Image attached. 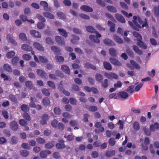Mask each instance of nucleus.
<instances>
[{"instance_id":"obj_38","label":"nucleus","mask_w":159,"mask_h":159,"mask_svg":"<svg viewBox=\"0 0 159 159\" xmlns=\"http://www.w3.org/2000/svg\"><path fill=\"white\" fill-rule=\"evenodd\" d=\"M133 128L136 131L139 130L140 128L139 123L137 121L134 122L133 124Z\"/></svg>"},{"instance_id":"obj_5","label":"nucleus","mask_w":159,"mask_h":159,"mask_svg":"<svg viewBox=\"0 0 159 159\" xmlns=\"http://www.w3.org/2000/svg\"><path fill=\"white\" fill-rule=\"evenodd\" d=\"M110 61L112 64L115 66H120L122 65L121 62L114 58L110 57Z\"/></svg>"},{"instance_id":"obj_30","label":"nucleus","mask_w":159,"mask_h":159,"mask_svg":"<svg viewBox=\"0 0 159 159\" xmlns=\"http://www.w3.org/2000/svg\"><path fill=\"white\" fill-rule=\"evenodd\" d=\"M96 80L99 82H101L103 80V76L99 73L96 74L95 75Z\"/></svg>"},{"instance_id":"obj_31","label":"nucleus","mask_w":159,"mask_h":159,"mask_svg":"<svg viewBox=\"0 0 159 159\" xmlns=\"http://www.w3.org/2000/svg\"><path fill=\"white\" fill-rule=\"evenodd\" d=\"M20 109L24 112H26L29 110V106L26 104H23L20 107Z\"/></svg>"},{"instance_id":"obj_53","label":"nucleus","mask_w":159,"mask_h":159,"mask_svg":"<svg viewBox=\"0 0 159 159\" xmlns=\"http://www.w3.org/2000/svg\"><path fill=\"white\" fill-rule=\"evenodd\" d=\"M19 124L21 126H23L25 125H27V122L25 120L21 119L19 120Z\"/></svg>"},{"instance_id":"obj_8","label":"nucleus","mask_w":159,"mask_h":159,"mask_svg":"<svg viewBox=\"0 0 159 159\" xmlns=\"http://www.w3.org/2000/svg\"><path fill=\"white\" fill-rule=\"evenodd\" d=\"M55 39L56 41L58 44L62 45H64L65 44L64 39L61 37L57 36H56Z\"/></svg>"},{"instance_id":"obj_29","label":"nucleus","mask_w":159,"mask_h":159,"mask_svg":"<svg viewBox=\"0 0 159 159\" xmlns=\"http://www.w3.org/2000/svg\"><path fill=\"white\" fill-rule=\"evenodd\" d=\"M130 62L133 66L135 67L136 69L139 70L140 69V67L138 64L134 60H131Z\"/></svg>"},{"instance_id":"obj_24","label":"nucleus","mask_w":159,"mask_h":159,"mask_svg":"<svg viewBox=\"0 0 159 159\" xmlns=\"http://www.w3.org/2000/svg\"><path fill=\"white\" fill-rule=\"evenodd\" d=\"M43 15L44 17L48 18L53 19L54 18V16L49 12H44L43 13Z\"/></svg>"},{"instance_id":"obj_20","label":"nucleus","mask_w":159,"mask_h":159,"mask_svg":"<svg viewBox=\"0 0 159 159\" xmlns=\"http://www.w3.org/2000/svg\"><path fill=\"white\" fill-rule=\"evenodd\" d=\"M113 38L114 40L117 43L122 44L123 43V41L122 39L119 36H118L116 34H115L113 36Z\"/></svg>"},{"instance_id":"obj_56","label":"nucleus","mask_w":159,"mask_h":159,"mask_svg":"<svg viewBox=\"0 0 159 159\" xmlns=\"http://www.w3.org/2000/svg\"><path fill=\"white\" fill-rule=\"evenodd\" d=\"M55 59L56 61L59 62H63L64 61V58L62 56H57L55 57Z\"/></svg>"},{"instance_id":"obj_18","label":"nucleus","mask_w":159,"mask_h":159,"mask_svg":"<svg viewBox=\"0 0 159 159\" xmlns=\"http://www.w3.org/2000/svg\"><path fill=\"white\" fill-rule=\"evenodd\" d=\"M115 153V151L114 150L112 151H107L105 154V156L107 157H111L114 156Z\"/></svg>"},{"instance_id":"obj_7","label":"nucleus","mask_w":159,"mask_h":159,"mask_svg":"<svg viewBox=\"0 0 159 159\" xmlns=\"http://www.w3.org/2000/svg\"><path fill=\"white\" fill-rule=\"evenodd\" d=\"M115 18L118 21L121 23H125V19L120 14L116 13L115 14Z\"/></svg>"},{"instance_id":"obj_6","label":"nucleus","mask_w":159,"mask_h":159,"mask_svg":"<svg viewBox=\"0 0 159 159\" xmlns=\"http://www.w3.org/2000/svg\"><path fill=\"white\" fill-rule=\"evenodd\" d=\"M150 130L152 132L155 131V129H159V124L157 122H155L153 124L151 125L150 127Z\"/></svg>"},{"instance_id":"obj_47","label":"nucleus","mask_w":159,"mask_h":159,"mask_svg":"<svg viewBox=\"0 0 159 159\" xmlns=\"http://www.w3.org/2000/svg\"><path fill=\"white\" fill-rule=\"evenodd\" d=\"M3 133L6 137H9L11 135V132L8 129H4L3 131Z\"/></svg>"},{"instance_id":"obj_14","label":"nucleus","mask_w":159,"mask_h":159,"mask_svg":"<svg viewBox=\"0 0 159 159\" xmlns=\"http://www.w3.org/2000/svg\"><path fill=\"white\" fill-rule=\"evenodd\" d=\"M142 39H139L137 42V44L140 48L144 49H146L147 48V45L145 44L143 42L141 41Z\"/></svg>"},{"instance_id":"obj_63","label":"nucleus","mask_w":159,"mask_h":159,"mask_svg":"<svg viewBox=\"0 0 159 159\" xmlns=\"http://www.w3.org/2000/svg\"><path fill=\"white\" fill-rule=\"evenodd\" d=\"M37 17L40 20H41L42 22H45V20L43 17V16L41 15L38 14L36 15Z\"/></svg>"},{"instance_id":"obj_13","label":"nucleus","mask_w":159,"mask_h":159,"mask_svg":"<svg viewBox=\"0 0 159 159\" xmlns=\"http://www.w3.org/2000/svg\"><path fill=\"white\" fill-rule=\"evenodd\" d=\"M11 128L13 130H16L18 128V125L16 122L15 121H12L10 124Z\"/></svg>"},{"instance_id":"obj_44","label":"nucleus","mask_w":159,"mask_h":159,"mask_svg":"<svg viewBox=\"0 0 159 159\" xmlns=\"http://www.w3.org/2000/svg\"><path fill=\"white\" fill-rule=\"evenodd\" d=\"M54 113L57 115L61 114V110L58 107H55L54 108Z\"/></svg>"},{"instance_id":"obj_58","label":"nucleus","mask_w":159,"mask_h":159,"mask_svg":"<svg viewBox=\"0 0 159 159\" xmlns=\"http://www.w3.org/2000/svg\"><path fill=\"white\" fill-rule=\"evenodd\" d=\"M108 143L111 146H114L115 144V141L114 138H110L109 140Z\"/></svg>"},{"instance_id":"obj_64","label":"nucleus","mask_w":159,"mask_h":159,"mask_svg":"<svg viewBox=\"0 0 159 159\" xmlns=\"http://www.w3.org/2000/svg\"><path fill=\"white\" fill-rule=\"evenodd\" d=\"M36 141L39 144H43L45 142V140L43 138H37Z\"/></svg>"},{"instance_id":"obj_52","label":"nucleus","mask_w":159,"mask_h":159,"mask_svg":"<svg viewBox=\"0 0 159 159\" xmlns=\"http://www.w3.org/2000/svg\"><path fill=\"white\" fill-rule=\"evenodd\" d=\"M20 155L23 157H26L29 154V152L26 150H22L20 151Z\"/></svg>"},{"instance_id":"obj_4","label":"nucleus","mask_w":159,"mask_h":159,"mask_svg":"<svg viewBox=\"0 0 159 159\" xmlns=\"http://www.w3.org/2000/svg\"><path fill=\"white\" fill-rule=\"evenodd\" d=\"M30 33L32 36L36 38H40L41 37L40 33L35 30H30Z\"/></svg>"},{"instance_id":"obj_16","label":"nucleus","mask_w":159,"mask_h":159,"mask_svg":"<svg viewBox=\"0 0 159 159\" xmlns=\"http://www.w3.org/2000/svg\"><path fill=\"white\" fill-rule=\"evenodd\" d=\"M51 49L54 52L55 54L56 55H60V49L59 48L56 46H52L51 47Z\"/></svg>"},{"instance_id":"obj_11","label":"nucleus","mask_w":159,"mask_h":159,"mask_svg":"<svg viewBox=\"0 0 159 159\" xmlns=\"http://www.w3.org/2000/svg\"><path fill=\"white\" fill-rule=\"evenodd\" d=\"M51 153V152L48 150L42 151L40 152V156L42 158H45L48 154H50Z\"/></svg>"},{"instance_id":"obj_61","label":"nucleus","mask_w":159,"mask_h":159,"mask_svg":"<svg viewBox=\"0 0 159 159\" xmlns=\"http://www.w3.org/2000/svg\"><path fill=\"white\" fill-rule=\"evenodd\" d=\"M154 9L155 16L158 17L159 16V5L157 7H154Z\"/></svg>"},{"instance_id":"obj_28","label":"nucleus","mask_w":159,"mask_h":159,"mask_svg":"<svg viewBox=\"0 0 159 159\" xmlns=\"http://www.w3.org/2000/svg\"><path fill=\"white\" fill-rule=\"evenodd\" d=\"M89 39L93 42L99 43L100 42V40L97 38L94 35H90L89 36Z\"/></svg>"},{"instance_id":"obj_42","label":"nucleus","mask_w":159,"mask_h":159,"mask_svg":"<svg viewBox=\"0 0 159 159\" xmlns=\"http://www.w3.org/2000/svg\"><path fill=\"white\" fill-rule=\"evenodd\" d=\"M107 8L109 11L111 12H116V8L112 6H108L107 7Z\"/></svg>"},{"instance_id":"obj_54","label":"nucleus","mask_w":159,"mask_h":159,"mask_svg":"<svg viewBox=\"0 0 159 159\" xmlns=\"http://www.w3.org/2000/svg\"><path fill=\"white\" fill-rule=\"evenodd\" d=\"M54 146V144L52 143H46L45 145V148L47 149H51Z\"/></svg>"},{"instance_id":"obj_39","label":"nucleus","mask_w":159,"mask_h":159,"mask_svg":"<svg viewBox=\"0 0 159 159\" xmlns=\"http://www.w3.org/2000/svg\"><path fill=\"white\" fill-rule=\"evenodd\" d=\"M23 116L27 121H30L31 120L30 116L27 112H24L23 114Z\"/></svg>"},{"instance_id":"obj_41","label":"nucleus","mask_w":159,"mask_h":159,"mask_svg":"<svg viewBox=\"0 0 159 159\" xmlns=\"http://www.w3.org/2000/svg\"><path fill=\"white\" fill-rule=\"evenodd\" d=\"M102 87L104 88H107L108 86V80L107 79L104 80L103 81L101 82Z\"/></svg>"},{"instance_id":"obj_9","label":"nucleus","mask_w":159,"mask_h":159,"mask_svg":"<svg viewBox=\"0 0 159 159\" xmlns=\"http://www.w3.org/2000/svg\"><path fill=\"white\" fill-rule=\"evenodd\" d=\"M37 74L42 78L46 79L47 77V74L44 70L40 69H38L37 70Z\"/></svg>"},{"instance_id":"obj_51","label":"nucleus","mask_w":159,"mask_h":159,"mask_svg":"<svg viewBox=\"0 0 159 159\" xmlns=\"http://www.w3.org/2000/svg\"><path fill=\"white\" fill-rule=\"evenodd\" d=\"M65 147V145L64 143H57L56 145V147L58 149L64 148Z\"/></svg>"},{"instance_id":"obj_26","label":"nucleus","mask_w":159,"mask_h":159,"mask_svg":"<svg viewBox=\"0 0 159 159\" xmlns=\"http://www.w3.org/2000/svg\"><path fill=\"white\" fill-rule=\"evenodd\" d=\"M42 103L44 106L47 107L50 104V101L48 98L45 97L43 99Z\"/></svg>"},{"instance_id":"obj_1","label":"nucleus","mask_w":159,"mask_h":159,"mask_svg":"<svg viewBox=\"0 0 159 159\" xmlns=\"http://www.w3.org/2000/svg\"><path fill=\"white\" fill-rule=\"evenodd\" d=\"M128 23L131 27L137 30H139V29L148 26L146 18H145L144 21H143L139 17L136 16H134L132 22L129 21Z\"/></svg>"},{"instance_id":"obj_12","label":"nucleus","mask_w":159,"mask_h":159,"mask_svg":"<svg viewBox=\"0 0 159 159\" xmlns=\"http://www.w3.org/2000/svg\"><path fill=\"white\" fill-rule=\"evenodd\" d=\"M103 43L106 45L108 46H115L114 43L109 39H106L103 40Z\"/></svg>"},{"instance_id":"obj_60","label":"nucleus","mask_w":159,"mask_h":159,"mask_svg":"<svg viewBox=\"0 0 159 159\" xmlns=\"http://www.w3.org/2000/svg\"><path fill=\"white\" fill-rule=\"evenodd\" d=\"M80 16L81 18L85 20H89L90 18L89 17L83 13H81L79 15Z\"/></svg>"},{"instance_id":"obj_45","label":"nucleus","mask_w":159,"mask_h":159,"mask_svg":"<svg viewBox=\"0 0 159 159\" xmlns=\"http://www.w3.org/2000/svg\"><path fill=\"white\" fill-rule=\"evenodd\" d=\"M72 36L73 39H71V41L73 43H75L77 41H78L80 39L79 37L77 36L72 35Z\"/></svg>"},{"instance_id":"obj_43","label":"nucleus","mask_w":159,"mask_h":159,"mask_svg":"<svg viewBox=\"0 0 159 159\" xmlns=\"http://www.w3.org/2000/svg\"><path fill=\"white\" fill-rule=\"evenodd\" d=\"M15 55V53L13 51H10L8 52L6 55L7 58H12Z\"/></svg>"},{"instance_id":"obj_46","label":"nucleus","mask_w":159,"mask_h":159,"mask_svg":"<svg viewBox=\"0 0 159 159\" xmlns=\"http://www.w3.org/2000/svg\"><path fill=\"white\" fill-rule=\"evenodd\" d=\"M39 59L41 62L43 63H46L48 62V59L43 56H39Z\"/></svg>"},{"instance_id":"obj_3","label":"nucleus","mask_w":159,"mask_h":159,"mask_svg":"<svg viewBox=\"0 0 159 159\" xmlns=\"http://www.w3.org/2000/svg\"><path fill=\"white\" fill-rule=\"evenodd\" d=\"M41 118L42 120L40 121V123L42 125L46 124L48 118V116L46 114H44L42 116Z\"/></svg>"},{"instance_id":"obj_10","label":"nucleus","mask_w":159,"mask_h":159,"mask_svg":"<svg viewBox=\"0 0 159 159\" xmlns=\"http://www.w3.org/2000/svg\"><path fill=\"white\" fill-rule=\"evenodd\" d=\"M80 9L82 11L88 12H92L93 11L92 8L89 6L84 5L80 7Z\"/></svg>"},{"instance_id":"obj_23","label":"nucleus","mask_w":159,"mask_h":159,"mask_svg":"<svg viewBox=\"0 0 159 159\" xmlns=\"http://www.w3.org/2000/svg\"><path fill=\"white\" fill-rule=\"evenodd\" d=\"M4 69L8 72H11L12 70L10 65L8 64H5L3 66Z\"/></svg>"},{"instance_id":"obj_57","label":"nucleus","mask_w":159,"mask_h":159,"mask_svg":"<svg viewBox=\"0 0 159 159\" xmlns=\"http://www.w3.org/2000/svg\"><path fill=\"white\" fill-rule=\"evenodd\" d=\"M99 129H95V132L97 134H98L104 131V128L102 126L99 127Z\"/></svg>"},{"instance_id":"obj_50","label":"nucleus","mask_w":159,"mask_h":159,"mask_svg":"<svg viewBox=\"0 0 159 159\" xmlns=\"http://www.w3.org/2000/svg\"><path fill=\"white\" fill-rule=\"evenodd\" d=\"M86 30L87 31L92 33H94L95 32L94 29L90 26H88L86 27Z\"/></svg>"},{"instance_id":"obj_36","label":"nucleus","mask_w":159,"mask_h":159,"mask_svg":"<svg viewBox=\"0 0 159 159\" xmlns=\"http://www.w3.org/2000/svg\"><path fill=\"white\" fill-rule=\"evenodd\" d=\"M85 66L88 69L91 68L93 70H95L96 69V67L94 65L89 63L85 64Z\"/></svg>"},{"instance_id":"obj_59","label":"nucleus","mask_w":159,"mask_h":159,"mask_svg":"<svg viewBox=\"0 0 159 159\" xmlns=\"http://www.w3.org/2000/svg\"><path fill=\"white\" fill-rule=\"evenodd\" d=\"M23 58L24 60L26 61H28L30 59L31 56L28 54H24L23 55Z\"/></svg>"},{"instance_id":"obj_19","label":"nucleus","mask_w":159,"mask_h":159,"mask_svg":"<svg viewBox=\"0 0 159 159\" xmlns=\"http://www.w3.org/2000/svg\"><path fill=\"white\" fill-rule=\"evenodd\" d=\"M61 68V70L66 73L68 75L70 74V70L68 66L65 65H62Z\"/></svg>"},{"instance_id":"obj_33","label":"nucleus","mask_w":159,"mask_h":159,"mask_svg":"<svg viewBox=\"0 0 159 159\" xmlns=\"http://www.w3.org/2000/svg\"><path fill=\"white\" fill-rule=\"evenodd\" d=\"M19 60V58L18 57H14L11 60L12 65L13 66H16Z\"/></svg>"},{"instance_id":"obj_2","label":"nucleus","mask_w":159,"mask_h":159,"mask_svg":"<svg viewBox=\"0 0 159 159\" xmlns=\"http://www.w3.org/2000/svg\"><path fill=\"white\" fill-rule=\"evenodd\" d=\"M21 48L23 50L27 52L31 51V54L32 55H34V52L33 50L32 47L29 45L26 44H22L21 46Z\"/></svg>"},{"instance_id":"obj_15","label":"nucleus","mask_w":159,"mask_h":159,"mask_svg":"<svg viewBox=\"0 0 159 159\" xmlns=\"http://www.w3.org/2000/svg\"><path fill=\"white\" fill-rule=\"evenodd\" d=\"M33 45L34 48L38 50L41 51L44 50L43 48L39 43L37 42H34L33 44Z\"/></svg>"},{"instance_id":"obj_25","label":"nucleus","mask_w":159,"mask_h":159,"mask_svg":"<svg viewBox=\"0 0 159 159\" xmlns=\"http://www.w3.org/2000/svg\"><path fill=\"white\" fill-rule=\"evenodd\" d=\"M133 48L135 52L138 54L141 55L143 54L142 51L140 50L137 46L134 45L133 46Z\"/></svg>"},{"instance_id":"obj_17","label":"nucleus","mask_w":159,"mask_h":159,"mask_svg":"<svg viewBox=\"0 0 159 159\" xmlns=\"http://www.w3.org/2000/svg\"><path fill=\"white\" fill-rule=\"evenodd\" d=\"M117 95L121 98L125 99L127 98L129 96L128 94L124 91H121L118 93H117Z\"/></svg>"},{"instance_id":"obj_21","label":"nucleus","mask_w":159,"mask_h":159,"mask_svg":"<svg viewBox=\"0 0 159 159\" xmlns=\"http://www.w3.org/2000/svg\"><path fill=\"white\" fill-rule=\"evenodd\" d=\"M7 39L9 40L12 44L16 45L17 43L16 41L13 39V37L9 34H7Z\"/></svg>"},{"instance_id":"obj_35","label":"nucleus","mask_w":159,"mask_h":159,"mask_svg":"<svg viewBox=\"0 0 159 159\" xmlns=\"http://www.w3.org/2000/svg\"><path fill=\"white\" fill-rule=\"evenodd\" d=\"M107 76L109 79L113 78L115 79H117L118 78V76L116 74L113 73H111L107 74Z\"/></svg>"},{"instance_id":"obj_27","label":"nucleus","mask_w":159,"mask_h":159,"mask_svg":"<svg viewBox=\"0 0 159 159\" xmlns=\"http://www.w3.org/2000/svg\"><path fill=\"white\" fill-rule=\"evenodd\" d=\"M103 66L104 68L108 70H111L112 68L111 66L110 63L107 61H104L103 62Z\"/></svg>"},{"instance_id":"obj_40","label":"nucleus","mask_w":159,"mask_h":159,"mask_svg":"<svg viewBox=\"0 0 159 159\" xmlns=\"http://www.w3.org/2000/svg\"><path fill=\"white\" fill-rule=\"evenodd\" d=\"M19 38L21 40L26 41L27 39V37L25 34L21 33L19 35Z\"/></svg>"},{"instance_id":"obj_49","label":"nucleus","mask_w":159,"mask_h":159,"mask_svg":"<svg viewBox=\"0 0 159 159\" xmlns=\"http://www.w3.org/2000/svg\"><path fill=\"white\" fill-rule=\"evenodd\" d=\"M26 86L30 89H32L33 87V84L31 81H27L25 83Z\"/></svg>"},{"instance_id":"obj_32","label":"nucleus","mask_w":159,"mask_h":159,"mask_svg":"<svg viewBox=\"0 0 159 159\" xmlns=\"http://www.w3.org/2000/svg\"><path fill=\"white\" fill-rule=\"evenodd\" d=\"M58 30L59 31L60 34L65 37H67V33L66 31L64 29H58Z\"/></svg>"},{"instance_id":"obj_34","label":"nucleus","mask_w":159,"mask_h":159,"mask_svg":"<svg viewBox=\"0 0 159 159\" xmlns=\"http://www.w3.org/2000/svg\"><path fill=\"white\" fill-rule=\"evenodd\" d=\"M133 34L134 36L137 39V41L139 39H142V37L141 35L139 33L136 31H134L133 32Z\"/></svg>"},{"instance_id":"obj_62","label":"nucleus","mask_w":159,"mask_h":159,"mask_svg":"<svg viewBox=\"0 0 159 159\" xmlns=\"http://www.w3.org/2000/svg\"><path fill=\"white\" fill-rule=\"evenodd\" d=\"M42 93L46 96H48L50 95V93L49 90L46 89H43L42 90Z\"/></svg>"},{"instance_id":"obj_48","label":"nucleus","mask_w":159,"mask_h":159,"mask_svg":"<svg viewBox=\"0 0 159 159\" xmlns=\"http://www.w3.org/2000/svg\"><path fill=\"white\" fill-rule=\"evenodd\" d=\"M1 76L2 78H4V80H9L11 81V79L10 77L7 76L4 73H2L1 74Z\"/></svg>"},{"instance_id":"obj_37","label":"nucleus","mask_w":159,"mask_h":159,"mask_svg":"<svg viewBox=\"0 0 159 159\" xmlns=\"http://www.w3.org/2000/svg\"><path fill=\"white\" fill-rule=\"evenodd\" d=\"M40 4L41 6L44 7L45 10H46L48 7V4L46 2L41 1L40 2Z\"/></svg>"},{"instance_id":"obj_22","label":"nucleus","mask_w":159,"mask_h":159,"mask_svg":"<svg viewBox=\"0 0 159 159\" xmlns=\"http://www.w3.org/2000/svg\"><path fill=\"white\" fill-rule=\"evenodd\" d=\"M109 53L110 55L113 57H116L117 55V51L114 48H111L109 50Z\"/></svg>"},{"instance_id":"obj_55","label":"nucleus","mask_w":159,"mask_h":159,"mask_svg":"<svg viewBox=\"0 0 159 159\" xmlns=\"http://www.w3.org/2000/svg\"><path fill=\"white\" fill-rule=\"evenodd\" d=\"M134 86L133 85H131L128 88L126 91L129 93H132L134 91Z\"/></svg>"}]
</instances>
